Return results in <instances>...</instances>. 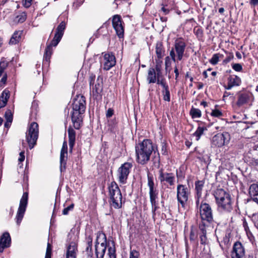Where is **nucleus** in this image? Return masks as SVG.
<instances>
[{
	"instance_id": "47",
	"label": "nucleus",
	"mask_w": 258,
	"mask_h": 258,
	"mask_svg": "<svg viewBox=\"0 0 258 258\" xmlns=\"http://www.w3.org/2000/svg\"><path fill=\"white\" fill-rule=\"evenodd\" d=\"M222 243H224V245L228 247L230 243V234H227L224 236Z\"/></svg>"
},
{
	"instance_id": "43",
	"label": "nucleus",
	"mask_w": 258,
	"mask_h": 258,
	"mask_svg": "<svg viewBox=\"0 0 258 258\" xmlns=\"http://www.w3.org/2000/svg\"><path fill=\"white\" fill-rule=\"evenodd\" d=\"M171 64V61L169 56H166L165 58V65L166 72H170V69H169Z\"/></svg>"
},
{
	"instance_id": "31",
	"label": "nucleus",
	"mask_w": 258,
	"mask_h": 258,
	"mask_svg": "<svg viewBox=\"0 0 258 258\" xmlns=\"http://www.w3.org/2000/svg\"><path fill=\"white\" fill-rule=\"evenodd\" d=\"M207 226V225H199V228L200 230L202 231V234L200 235V239H201V243L202 244H205L206 242V227Z\"/></svg>"
},
{
	"instance_id": "49",
	"label": "nucleus",
	"mask_w": 258,
	"mask_h": 258,
	"mask_svg": "<svg viewBox=\"0 0 258 258\" xmlns=\"http://www.w3.org/2000/svg\"><path fill=\"white\" fill-rule=\"evenodd\" d=\"M51 246L50 243H48L45 258H51Z\"/></svg>"
},
{
	"instance_id": "4",
	"label": "nucleus",
	"mask_w": 258,
	"mask_h": 258,
	"mask_svg": "<svg viewBox=\"0 0 258 258\" xmlns=\"http://www.w3.org/2000/svg\"><path fill=\"white\" fill-rule=\"evenodd\" d=\"M109 203L115 209L122 207V196L121 191L115 181H112L108 186Z\"/></svg>"
},
{
	"instance_id": "6",
	"label": "nucleus",
	"mask_w": 258,
	"mask_h": 258,
	"mask_svg": "<svg viewBox=\"0 0 258 258\" xmlns=\"http://www.w3.org/2000/svg\"><path fill=\"white\" fill-rule=\"evenodd\" d=\"M106 235L99 231L95 242V253L97 258H103L106 249Z\"/></svg>"
},
{
	"instance_id": "63",
	"label": "nucleus",
	"mask_w": 258,
	"mask_h": 258,
	"mask_svg": "<svg viewBox=\"0 0 258 258\" xmlns=\"http://www.w3.org/2000/svg\"><path fill=\"white\" fill-rule=\"evenodd\" d=\"M7 80V74H5L0 81V85H1L2 83L5 84L6 83Z\"/></svg>"
},
{
	"instance_id": "58",
	"label": "nucleus",
	"mask_w": 258,
	"mask_h": 258,
	"mask_svg": "<svg viewBox=\"0 0 258 258\" xmlns=\"http://www.w3.org/2000/svg\"><path fill=\"white\" fill-rule=\"evenodd\" d=\"M114 114V110L112 108H109L106 111V116L107 118L111 117Z\"/></svg>"
},
{
	"instance_id": "24",
	"label": "nucleus",
	"mask_w": 258,
	"mask_h": 258,
	"mask_svg": "<svg viewBox=\"0 0 258 258\" xmlns=\"http://www.w3.org/2000/svg\"><path fill=\"white\" fill-rule=\"evenodd\" d=\"M147 80L149 84L157 82V76L154 68H150L149 69Z\"/></svg>"
},
{
	"instance_id": "42",
	"label": "nucleus",
	"mask_w": 258,
	"mask_h": 258,
	"mask_svg": "<svg viewBox=\"0 0 258 258\" xmlns=\"http://www.w3.org/2000/svg\"><path fill=\"white\" fill-rule=\"evenodd\" d=\"M5 117L7 121H9V122H12L13 114L10 109L7 110L5 114Z\"/></svg>"
},
{
	"instance_id": "26",
	"label": "nucleus",
	"mask_w": 258,
	"mask_h": 258,
	"mask_svg": "<svg viewBox=\"0 0 258 258\" xmlns=\"http://www.w3.org/2000/svg\"><path fill=\"white\" fill-rule=\"evenodd\" d=\"M22 34V31H16L11 37L9 43L10 44H15L17 43L21 39Z\"/></svg>"
},
{
	"instance_id": "28",
	"label": "nucleus",
	"mask_w": 258,
	"mask_h": 258,
	"mask_svg": "<svg viewBox=\"0 0 258 258\" xmlns=\"http://www.w3.org/2000/svg\"><path fill=\"white\" fill-rule=\"evenodd\" d=\"M207 130V128L206 127L199 125L196 131L194 133L193 136L196 137L197 141H199L200 139L201 136L203 135L204 132Z\"/></svg>"
},
{
	"instance_id": "44",
	"label": "nucleus",
	"mask_w": 258,
	"mask_h": 258,
	"mask_svg": "<svg viewBox=\"0 0 258 258\" xmlns=\"http://www.w3.org/2000/svg\"><path fill=\"white\" fill-rule=\"evenodd\" d=\"M119 23H121V20L120 17L117 15L114 16L112 19L113 27H114L117 24H119Z\"/></svg>"
},
{
	"instance_id": "2",
	"label": "nucleus",
	"mask_w": 258,
	"mask_h": 258,
	"mask_svg": "<svg viewBox=\"0 0 258 258\" xmlns=\"http://www.w3.org/2000/svg\"><path fill=\"white\" fill-rule=\"evenodd\" d=\"M154 147L150 140L145 139L136 146V159L138 163L144 165L149 161Z\"/></svg>"
},
{
	"instance_id": "20",
	"label": "nucleus",
	"mask_w": 258,
	"mask_h": 258,
	"mask_svg": "<svg viewBox=\"0 0 258 258\" xmlns=\"http://www.w3.org/2000/svg\"><path fill=\"white\" fill-rule=\"evenodd\" d=\"M77 245L75 242H71L67 247V258H76Z\"/></svg>"
},
{
	"instance_id": "32",
	"label": "nucleus",
	"mask_w": 258,
	"mask_h": 258,
	"mask_svg": "<svg viewBox=\"0 0 258 258\" xmlns=\"http://www.w3.org/2000/svg\"><path fill=\"white\" fill-rule=\"evenodd\" d=\"M87 246L86 248V251L88 253L90 254L92 253V246L93 238L91 235H89L86 238Z\"/></svg>"
},
{
	"instance_id": "36",
	"label": "nucleus",
	"mask_w": 258,
	"mask_h": 258,
	"mask_svg": "<svg viewBox=\"0 0 258 258\" xmlns=\"http://www.w3.org/2000/svg\"><path fill=\"white\" fill-rule=\"evenodd\" d=\"M52 52V48L51 45H47L45 50L44 57L46 61L48 60L51 55Z\"/></svg>"
},
{
	"instance_id": "57",
	"label": "nucleus",
	"mask_w": 258,
	"mask_h": 258,
	"mask_svg": "<svg viewBox=\"0 0 258 258\" xmlns=\"http://www.w3.org/2000/svg\"><path fill=\"white\" fill-rule=\"evenodd\" d=\"M175 48H172L170 51V56L171 57V59L174 61H176V55L175 53Z\"/></svg>"
},
{
	"instance_id": "34",
	"label": "nucleus",
	"mask_w": 258,
	"mask_h": 258,
	"mask_svg": "<svg viewBox=\"0 0 258 258\" xmlns=\"http://www.w3.org/2000/svg\"><path fill=\"white\" fill-rule=\"evenodd\" d=\"M113 28L116 31V34L119 38L123 37L124 30L122 23H119V24L116 25L113 27Z\"/></svg>"
},
{
	"instance_id": "53",
	"label": "nucleus",
	"mask_w": 258,
	"mask_h": 258,
	"mask_svg": "<svg viewBox=\"0 0 258 258\" xmlns=\"http://www.w3.org/2000/svg\"><path fill=\"white\" fill-rule=\"evenodd\" d=\"M148 186L149 188L154 187V182L153 177L148 175Z\"/></svg>"
},
{
	"instance_id": "46",
	"label": "nucleus",
	"mask_w": 258,
	"mask_h": 258,
	"mask_svg": "<svg viewBox=\"0 0 258 258\" xmlns=\"http://www.w3.org/2000/svg\"><path fill=\"white\" fill-rule=\"evenodd\" d=\"M85 0H75L73 4V8L75 10H77L84 2Z\"/></svg>"
},
{
	"instance_id": "33",
	"label": "nucleus",
	"mask_w": 258,
	"mask_h": 258,
	"mask_svg": "<svg viewBox=\"0 0 258 258\" xmlns=\"http://www.w3.org/2000/svg\"><path fill=\"white\" fill-rule=\"evenodd\" d=\"M102 85L99 82L97 83L94 86L92 87V93L93 95L100 94L102 92Z\"/></svg>"
},
{
	"instance_id": "45",
	"label": "nucleus",
	"mask_w": 258,
	"mask_h": 258,
	"mask_svg": "<svg viewBox=\"0 0 258 258\" xmlns=\"http://www.w3.org/2000/svg\"><path fill=\"white\" fill-rule=\"evenodd\" d=\"M26 18H27L26 13L25 12H23L17 17V18L18 19L17 21L19 23H23L26 20Z\"/></svg>"
},
{
	"instance_id": "7",
	"label": "nucleus",
	"mask_w": 258,
	"mask_h": 258,
	"mask_svg": "<svg viewBox=\"0 0 258 258\" xmlns=\"http://www.w3.org/2000/svg\"><path fill=\"white\" fill-rule=\"evenodd\" d=\"M38 124L33 122L29 126L27 132L26 133V141L31 149L36 145L38 137Z\"/></svg>"
},
{
	"instance_id": "64",
	"label": "nucleus",
	"mask_w": 258,
	"mask_h": 258,
	"mask_svg": "<svg viewBox=\"0 0 258 258\" xmlns=\"http://www.w3.org/2000/svg\"><path fill=\"white\" fill-rule=\"evenodd\" d=\"M249 4L251 6L254 7L258 6V0H250Z\"/></svg>"
},
{
	"instance_id": "61",
	"label": "nucleus",
	"mask_w": 258,
	"mask_h": 258,
	"mask_svg": "<svg viewBox=\"0 0 258 258\" xmlns=\"http://www.w3.org/2000/svg\"><path fill=\"white\" fill-rule=\"evenodd\" d=\"M153 194H158V190L154 187L149 188V195Z\"/></svg>"
},
{
	"instance_id": "55",
	"label": "nucleus",
	"mask_w": 258,
	"mask_h": 258,
	"mask_svg": "<svg viewBox=\"0 0 258 258\" xmlns=\"http://www.w3.org/2000/svg\"><path fill=\"white\" fill-rule=\"evenodd\" d=\"M158 194L149 195L151 204L157 202V199H158Z\"/></svg>"
},
{
	"instance_id": "41",
	"label": "nucleus",
	"mask_w": 258,
	"mask_h": 258,
	"mask_svg": "<svg viewBox=\"0 0 258 258\" xmlns=\"http://www.w3.org/2000/svg\"><path fill=\"white\" fill-rule=\"evenodd\" d=\"M8 62L5 60H1L0 61V77L2 76L4 70L7 68Z\"/></svg>"
},
{
	"instance_id": "60",
	"label": "nucleus",
	"mask_w": 258,
	"mask_h": 258,
	"mask_svg": "<svg viewBox=\"0 0 258 258\" xmlns=\"http://www.w3.org/2000/svg\"><path fill=\"white\" fill-rule=\"evenodd\" d=\"M32 1V0H24L23 1V6L26 8H29L31 5Z\"/></svg>"
},
{
	"instance_id": "10",
	"label": "nucleus",
	"mask_w": 258,
	"mask_h": 258,
	"mask_svg": "<svg viewBox=\"0 0 258 258\" xmlns=\"http://www.w3.org/2000/svg\"><path fill=\"white\" fill-rule=\"evenodd\" d=\"M28 193L25 192L20 200L19 207L16 215V222L19 225L24 217L28 204Z\"/></svg>"
},
{
	"instance_id": "23",
	"label": "nucleus",
	"mask_w": 258,
	"mask_h": 258,
	"mask_svg": "<svg viewBox=\"0 0 258 258\" xmlns=\"http://www.w3.org/2000/svg\"><path fill=\"white\" fill-rule=\"evenodd\" d=\"M10 92L8 89H5L0 95V109L5 107L10 98Z\"/></svg>"
},
{
	"instance_id": "37",
	"label": "nucleus",
	"mask_w": 258,
	"mask_h": 258,
	"mask_svg": "<svg viewBox=\"0 0 258 258\" xmlns=\"http://www.w3.org/2000/svg\"><path fill=\"white\" fill-rule=\"evenodd\" d=\"M156 83L157 84L160 85L162 87V90H165L169 89V86L167 83H166L165 79L164 78H162L160 79L158 78V79H157V80Z\"/></svg>"
},
{
	"instance_id": "5",
	"label": "nucleus",
	"mask_w": 258,
	"mask_h": 258,
	"mask_svg": "<svg viewBox=\"0 0 258 258\" xmlns=\"http://www.w3.org/2000/svg\"><path fill=\"white\" fill-rule=\"evenodd\" d=\"M199 213L202 220L200 225L208 226L213 222V211L209 204L202 202L199 207Z\"/></svg>"
},
{
	"instance_id": "35",
	"label": "nucleus",
	"mask_w": 258,
	"mask_h": 258,
	"mask_svg": "<svg viewBox=\"0 0 258 258\" xmlns=\"http://www.w3.org/2000/svg\"><path fill=\"white\" fill-rule=\"evenodd\" d=\"M190 115L192 118H200L201 115V111L200 109L192 107L190 110Z\"/></svg>"
},
{
	"instance_id": "12",
	"label": "nucleus",
	"mask_w": 258,
	"mask_h": 258,
	"mask_svg": "<svg viewBox=\"0 0 258 258\" xmlns=\"http://www.w3.org/2000/svg\"><path fill=\"white\" fill-rule=\"evenodd\" d=\"M158 179L161 183L166 182L170 186L174 184V174L173 173L164 172L162 168L159 171Z\"/></svg>"
},
{
	"instance_id": "9",
	"label": "nucleus",
	"mask_w": 258,
	"mask_h": 258,
	"mask_svg": "<svg viewBox=\"0 0 258 258\" xmlns=\"http://www.w3.org/2000/svg\"><path fill=\"white\" fill-rule=\"evenodd\" d=\"M132 167V163L125 162L118 169L117 176L120 183L122 184L126 183Z\"/></svg>"
},
{
	"instance_id": "19",
	"label": "nucleus",
	"mask_w": 258,
	"mask_h": 258,
	"mask_svg": "<svg viewBox=\"0 0 258 258\" xmlns=\"http://www.w3.org/2000/svg\"><path fill=\"white\" fill-rule=\"evenodd\" d=\"M241 83V79L237 76H230L228 78L227 85L225 87L227 90H230L233 87L239 86Z\"/></svg>"
},
{
	"instance_id": "14",
	"label": "nucleus",
	"mask_w": 258,
	"mask_h": 258,
	"mask_svg": "<svg viewBox=\"0 0 258 258\" xmlns=\"http://www.w3.org/2000/svg\"><path fill=\"white\" fill-rule=\"evenodd\" d=\"M185 47L186 44L182 40L180 39L176 40L174 43V48L178 60H181L182 59Z\"/></svg>"
},
{
	"instance_id": "15",
	"label": "nucleus",
	"mask_w": 258,
	"mask_h": 258,
	"mask_svg": "<svg viewBox=\"0 0 258 258\" xmlns=\"http://www.w3.org/2000/svg\"><path fill=\"white\" fill-rule=\"evenodd\" d=\"M104 70L108 71L115 65V57L112 53H105L104 55Z\"/></svg>"
},
{
	"instance_id": "3",
	"label": "nucleus",
	"mask_w": 258,
	"mask_h": 258,
	"mask_svg": "<svg viewBox=\"0 0 258 258\" xmlns=\"http://www.w3.org/2000/svg\"><path fill=\"white\" fill-rule=\"evenodd\" d=\"M218 208L221 211L230 213L233 210V202L230 194L222 188L217 189L214 192Z\"/></svg>"
},
{
	"instance_id": "16",
	"label": "nucleus",
	"mask_w": 258,
	"mask_h": 258,
	"mask_svg": "<svg viewBox=\"0 0 258 258\" xmlns=\"http://www.w3.org/2000/svg\"><path fill=\"white\" fill-rule=\"evenodd\" d=\"M252 97V94L250 93L239 92L238 94V99L236 102L237 105L239 107H241L244 104L248 103Z\"/></svg>"
},
{
	"instance_id": "59",
	"label": "nucleus",
	"mask_w": 258,
	"mask_h": 258,
	"mask_svg": "<svg viewBox=\"0 0 258 258\" xmlns=\"http://www.w3.org/2000/svg\"><path fill=\"white\" fill-rule=\"evenodd\" d=\"M233 55L229 54L223 60V63L226 64L228 63L233 58Z\"/></svg>"
},
{
	"instance_id": "62",
	"label": "nucleus",
	"mask_w": 258,
	"mask_h": 258,
	"mask_svg": "<svg viewBox=\"0 0 258 258\" xmlns=\"http://www.w3.org/2000/svg\"><path fill=\"white\" fill-rule=\"evenodd\" d=\"M202 196H198L195 195V199H196V205L197 207H198L200 205V200Z\"/></svg>"
},
{
	"instance_id": "1",
	"label": "nucleus",
	"mask_w": 258,
	"mask_h": 258,
	"mask_svg": "<svg viewBox=\"0 0 258 258\" xmlns=\"http://www.w3.org/2000/svg\"><path fill=\"white\" fill-rule=\"evenodd\" d=\"M72 121L74 128L79 130L81 127L82 118L81 114L84 113L86 109V100L83 96H78L72 104Z\"/></svg>"
},
{
	"instance_id": "21",
	"label": "nucleus",
	"mask_w": 258,
	"mask_h": 258,
	"mask_svg": "<svg viewBox=\"0 0 258 258\" xmlns=\"http://www.w3.org/2000/svg\"><path fill=\"white\" fill-rule=\"evenodd\" d=\"M249 194L252 201L258 205V184L253 183L249 186Z\"/></svg>"
},
{
	"instance_id": "48",
	"label": "nucleus",
	"mask_w": 258,
	"mask_h": 258,
	"mask_svg": "<svg viewBox=\"0 0 258 258\" xmlns=\"http://www.w3.org/2000/svg\"><path fill=\"white\" fill-rule=\"evenodd\" d=\"M232 69L236 72H241L242 71V66L240 63L232 64Z\"/></svg>"
},
{
	"instance_id": "22",
	"label": "nucleus",
	"mask_w": 258,
	"mask_h": 258,
	"mask_svg": "<svg viewBox=\"0 0 258 258\" xmlns=\"http://www.w3.org/2000/svg\"><path fill=\"white\" fill-rule=\"evenodd\" d=\"M68 136L70 152H72L76 140V132L72 126H70L68 128Z\"/></svg>"
},
{
	"instance_id": "50",
	"label": "nucleus",
	"mask_w": 258,
	"mask_h": 258,
	"mask_svg": "<svg viewBox=\"0 0 258 258\" xmlns=\"http://www.w3.org/2000/svg\"><path fill=\"white\" fill-rule=\"evenodd\" d=\"M108 255L109 258H116L115 250L114 248L110 247L108 248Z\"/></svg>"
},
{
	"instance_id": "39",
	"label": "nucleus",
	"mask_w": 258,
	"mask_h": 258,
	"mask_svg": "<svg viewBox=\"0 0 258 258\" xmlns=\"http://www.w3.org/2000/svg\"><path fill=\"white\" fill-rule=\"evenodd\" d=\"M61 38V37L55 34L53 39L49 45H51V47L52 46H56L60 41Z\"/></svg>"
},
{
	"instance_id": "38",
	"label": "nucleus",
	"mask_w": 258,
	"mask_h": 258,
	"mask_svg": "<svg viewBox=\"0 0 258 258\" xmlns=\"http://www.w3.org/2000/svg\"><path fill=\"white\" fill-rule=\"evenodd\" d=\"M223 55L222 54H220L219 53H215L213 54L211 59L209 60V62L212 64L213 65H216L218 63L219 61V58L220 57H223Z\"/></svg>"
},
{
	"instance_id": "30",
	"label": "nucleus",
	"mask_w": 258,
	"mask_h": 258,
	"mask_svg": "<svg viewBox=\"0 0 258 258\" xmlns=\"http://www.w3.org/2000/svg\"><path fill=\"white\" fill-rule=\"evenodd\" d=\"M66 23L64 21H62L57 26L55 34L62 37L66 29Z\"/></svg>"
},
{
	"instance_id": "40",
	"label": "nucleus",
	"mask_w": 258,
	"mask_h": 258,
	"mask_svg": "<svg viewBox=\"0 0 258 258\" xmlns=\"http://www.w3.org/2000/svg\"><path fill=\"white\" fill-rule=\"evenodd\" d=\"M162 93L163 95V98L164 100L167 102H169L170 101V94L169 89L165 90H162Z\"/></svg>"
},
{
	"instance_id": "54",
	"label": "nucleus",
	"mask_w": 258,
	"mask_h": 258,
	"mask_svg": "<svg viewBox=\"0 0 258 258\" xmlns=\"http://www.w3.org/2000/svg\"><path fill=\"white\" fill-rule=\"evenodd\" d=\"M211 115L214 117H220L222 115V113L219 110L215 109L211 112Z\"/></svg>"
},
{
	"instance_id": "27",
	"label": "nucleus",
	"mask_w": 258,
	"mask_h": 258,
	"mask_svg": "<svg viewBox=\"0 0 258 258\" xmlns=\"http://www.w3.org/2000/svg\"><path fill=\"white\" fill-rule=\"evenodd\" d=\"M162 61L160 60H156L155 70L157 79H160L162 77Z\"/></svg>"
},
{
	"instance_id": "51",
	"label": "nucleus",
	"mask_w": 258,
	"mask_h": 258,
	"mask_svg": "<svg viewBox=\"0 0 258 258\" xmlns=\"http://www.w3.org/2000/svg\"><path fill=\"white\" fill-rule=\"evenodd\" d=\"M139 253L136 250H131L130 253V258H139Z\"/></svg>"
},
{
	"instance_id": "52",
	"label": "nucleus",
	"mask_w": 258,
	"mask_h": 258,
	"mask_svg": "<svg viewBox=\"0 0 258 258\" xmlns=\"http://www.w3.org/2000/svg\"><path fill=\"white\" fill-rule=\"evenodd\" d=\"M74 207V205L73 204H71L68 207L64 208L63 210L62 211V214L64 215H68L69 213V212L70 211H71L73 209Z\"/></svg>"
},
{
	"instance_id": "56",
	"label": "nucleus",
	"mask_w": 258,
	"mask_h": 258,
	"mask_svg": "<svg viewBox=\"0 0 258 258\" xmlns=\"http://www.w3.org/2000/svg\"><path fill=\"white\" fill-rule=\"evenodd\" d=\"M152 206V212L153 214V217L155 215V212L158 209V203H154L151 204Z\"/></svg>"
},
{
	"instance_id": "29",
	"label": "nucleus",
	"mask_w": 258,
	"mask_h": 258,
	"mask_svg": "<svg viewBox=\"0 0 258 258\" xmlns=\"http://www.w3.org/2000/svg\"><path fill=\"white\" fill-rule=\"evenodd\" d=\"M204 182L201 180L196 181L195 183L196 195L202 196L203 188L204 187Z\"/></svg>"
},
{
	"instance_id": "25",
	"label": "nucleus",
	"mask_w": 258,
	"mask_h": 258,
	"mask_svg": "<svg viewBox=\"0 0 258 258\" xmlns=\"http://www.w3.org/2000/svg\"><path fill=\"white\" fill-rule=\"evenodd\" d=\"M156 54L158 57V60H160L164 55L165 49L161 42H157L156 44Z\"/></svg>"
},
{
	"instance_id": "11",
	"label": "nucleus",
	"mask_w": 258,
	"mask_h": 258,
	"mask_svg": "<svg viewBox=\"0 0 258 258\" xmlns=\"http://www.w3.org/2000/svg\"><path fill=\"white\" fill-rule=\"evenodd\" d=\"M229 137L230 135L227 132L218 133L212 138V145L215 147H222L229 141Z\"/></svg>"
},
{
	"instance_id": "18",
	"label": "nucleus",
	"mask_w": 258,
	"mask_h": 258,
	"mask_svg": "<svg viewBox=\"0 0 258 258\" xmlns=\"http://www.w3.org/2000/svg\"><path fill=\"white\" fill-rule=\"evenodd\" d=\"M11 237L8 232H5L0 238V252H2L5 248L10 246L11 243Z\"/></svg>"
},
{
	"instance_id": "13",
	"label": "nucleus",
	"mask_w": 258,
	"mask_h": 258,
	"mask_svg": "<svg viewBox=\"0 0 258 258\" xmlns=\"http://www.w3.org/2000/svg\"><path fill=\"white\" fill-rule=\"evenodd\" d=\"M245 255V249L242 243L239 241L234 243L231 252L232 258H243Z\"/></svg>"
},
{
	"instance_id": "8",
	"label": "nucleus",
	"mask_w": 258,
	"mask_h": 258,
	"mask_svg": "<svg viewBox=\"0 0 258 258\" xmlns=\"http://www.w3.org/2000/svg\"><path fill=\"white\" fill-rule=\"evenodd\" d=\"M190 195V189L185 185L178 184L177 185V200L178 204H180L182 208H185Z\"/></svg>"
},
{
	"instance_id": "17",
	"label": "nucleus",
	"mask_w": 258,
	"mask_h": 258,
	"mask_svg": "<svg viewBox=\"0 0 258 258\" xmlns=\"http://www.w3.org/2000/svg\"><path fill=\"white\" fill-rule=\"evenodd\" d=\"M68 155V146L66 141H64L62 147L60 151V169L61 170L62 167L63 166L64 168H66V161Z\"/></svg>"
}]
</instances>
